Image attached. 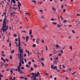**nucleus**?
<instances>
[{"label": "nucleus", "instance_id": "f257e3e1", "mask_svg": "<svg viewBox=\"0 0 80 80\" xmlns=\"http://www.w3.org/2000/svg\"><path fill=\"white\" fill-rule=\"evenodd\" d=\"M18 44L19 47L18 48V52H20V53L21 54V55L22 57H21V63H22V64H24V62H23V50L21 48V47H20V36L18 37Z\"/></svg>", "mask_w": 80, "mask_h": 80}, {"label": "nucleus", "instance_id": "f03ea898", "mask_svg": "<svg viewBox=\"0 0 80 80\" xmlns=\"http://www.w3.org/2000/svg\"><path fill=\"white\" fill-rule=\"evenodd\" d=\"M8 26L2 25V28H1V30H2L3 33H4L5 31H6V30H8Z\"/></svg>", "mask_w": 80, "mask_h": 80}, {"label": "nucleus", "instance_id": "7ed1b4c3", "mask_svg": "<svg viewBox=\"0 0 80 80\" xmlns=\"http://www.w3.org/2000/svg\"><path fill=\"white\" fill-rule=\"evenodd\" d=\"M4 14L5 18L3 20L2 25L4 26H7V25H6V20H7V18H6V13H5V12L4 13Z\"/></svg>", "mask_w": 80, "mask_h": 80}, {"label": "nucleus", "instance_id": "20e7f679", "mask_svg": "<svg viewBox=\"0 0 80 80\" xmlns=\"http://www.w3.org/2000/svg\"><path fill=\"white\" fill-rule=\"evenodd\" d=\"M22 54L20 53V62L19 64V66H18V67H22V64H21V62H22Z\"/></svg>", "mask_w": 80, "mask_h": 80}, {"label": "nucleus", "instance_id": "39448f33", "mask_svg": "<svg viewBox=\"0 0 80 80\" xmlns=\"http://www.w3.org/2000/svg\"><path fill=\"white\" fill-rule=\"evenodd\" d=\"M32 30H30V31L29 32V34L30 35H32Z\"/></svg>", "mask_w": 80, "mask_h": 80}, {"label": "nucleus", "instance_id": "423d86ee", "mask_svg": "<svg viewBox=\"0 0 80 80\" xmlns=\"http://www.w3.org/2000/svg\"><path fill=\"white\" fill-rule=\"evenodd\" d=\"M29 38V37H28V36H27V37H26V41H27V42L28 41V39Z\"/></svg>", "mask_w": 80, "mask_h": 80}, {"label": "nucleus", "instance_id": "0eeeda50", "mask_svg": "<svg viewBox=\"0 0 80 80\" xmlns=\"http://www.w3.org/2000/svg\"><path fill=\"white\" fill-rule=\"evenodd\" d=\"M53 69H56V70H57V66H55V67H53Z\"/></svg>", "mask_w": 80, "mask_h": 80}, {"label": "nucleus", "instance_id": "6e6552de", "mask_svg": "<svg viewBox=\"0 0 80 80\" xmlns=\"http://www.w3.org/2000/svg\"><path fill=\"white\" fill-rule=\"evenodd\" d=\"M33 79H32V80H36V77H37L36 76H33Z\"/></svg>", "mask_w": 80, "mask_h": 80}, {"label": "nucleus", "instance_id": "1a4fd4ad", "mask_svg": "<svg viewBox=\"0 0 80 80\" xmlns=\"http://www.w3.org/2000/svg\"><path fill=\"white\" fill-rule=\"evenodd\" d=\"M18 5H20V6H22V5L21 4V3L19 1H18Z\"/></svg>", "mask_w": 80, "mask_h": 80}, {"label": "nucleus", "instance_id": "9d476101", "mask_svg": "<svg viewBox=\"0 0 80 80\" xmlns=\"http://www.w3.org/2000/svg\"><path fill=\"white\" fill-rule=\"evenodd\" d=\"M53 63H55V65H57V62L56 61H55L53 62Z\"/></svg>", "mask_w": 80, "mask_h": 80}, {"label": "nucleus", "instance_id": "9b49d317", "mask_svg": "<svg viewBox=\"0 0 80 80\" xmlns=\"http://www.w3.org/2000/svg\"><path fill=\"white\" fill-rule=\"evenodd\" d=\"M34 76H35V77H38V74L36 73H35V74Z\"/></svg>", "mask_w": 80, "mask_h": 80}, {"label": "nucleus", "instance_id": "f8f14e48", "mask_svg": "<svg viewBox=\"0 0 80 80\" xmlns=\"http://www.w3.org/2000/svg\"><path fill=\"white\" fill-rule=\"evenodd\" d=\"M12 2L13 3H15V2H16L15 0H12Z\"/></svg>", "mask_w": 80, "mask_h": 80}, {"label": "nucleus", "instance_id": "ddd939ff", "mask_svg": "<svg viewBox=\"0 0 80 80\" xmlns=\"http://www.w3.org/2000/svg\"><path fill=\"white\" fill-rule=\"evenodd\" d=\"M18 7L19 10H20V6L19 5H18Z\"/></svg>", "mask_w": 80, "mask_h": 80}, {"label": "nucleus", "instance_id": "4468645a", "mask_svg": "<svg viewBox=\"0 0 80 80\" xmlns=\"http://www.w3.org/2000/svg\"><path fill=\"white\" fill-rule=\"evenodd\" d=\"M57 26L58 27V28H60V27H61V26H60L59 24H58L57 25Z\"/></svg>", "mask_w": 80, "mask_h": 80}, {"label": "nucleus", "instance_id": "2eb2a0df", "mask_svg": "<svg viewBox=\"0 0 80 80\" xmlns=\"http://www.w3.org/2000/svg\"><path fill=\"white\" fill-rule=\"evenodd\" d=\"M58 47H59L58 44H57L56 46H55V47H57V48H58Z\"/></svg>", "mask_w": 80, "mask_h": 80}, {"label": "nucleus", "instance_id": "dca6fc26", "mask_svg": "<svg viewBox=\"0 0 80 80\" xmlns=\"http://www.w3.org/2000/svg\"><path fill=\"white\" fill-rule=\"evenodd\" d=\"M18 70H20V68L19 66H18L17 67Z\"/></svg>", "mask_w": 80, "mask_h": 80}, {"label": "nucleus", "instance_id": "f3484780", "mask_svg": "<svg viewBox=\"0 0 80 80\" xmlns=\"http://www.w3.org/2000/svg\"><path fill=\"white\" fill-rule=\"evenodd\" d=\"M41 63L43 67H44V63H43V62H41Z\"/></svg>", "mask_w": 80, "mask_h": 80}, {"label": "nucleus", "instance_id": "a211bd4d", "mask_svg": "<svg viewBox=\"0 0 80 80\" xmlns=\"http://www.w3.org/2000/svg\"><path fill=\"white\" fill-rule=\"evenodd\" d=\"M27 77H31V75H27Z\"/></svg>", "mask_w": 80, "mask_h": 80}, {"label": "nucleus", "instance_id": "6ab92c4d", "mask_svg": "<svg viewBox=\"0 0 80 80\" xmlns=\"http://www.w3.org/2000/svg\"><path fill=\"white\" fill-rule=\"evenodd\" d=\"M30 70L31 71H33V68H31Z\"/></svg>", "mask_w": 80, "mask_h": 80}, {"label": "nucleus", "instance_id": "aec40b11", "mask_svg": "<svg viewBox=\"0 0 80 80\" xmlns=\"http://www.w3.org/2000/svg\"><path fill=\"white\" fill-rule=\"evenodd\" d=\"M34 67H35V68H37V65L34 64Z\"/></svg>", "mask_w": 80, "mask_h": 80}, {"label": "nucleus", "instance_id": "412c9836", "mask_svg": "<svg viewBox=\"0 0 80 80\" xmlns=\"http://www.w3.org/2000/svg\"><path fill=\"white\" fill-rule=\"evenodd\" d=\"M35 47H36V45H35V44H33V47L35 48Z\"/></svg>", "mask_w": 80, "mask_h": 80}, {"label": "nucleus", "instance_id": "4be33fe9", "mask_svg": "<svg viewBox=\"0 0 80 80\" xmlns=\"http://www.w3.org/2000/svg\"><path fill=\"white\" fill-rule=\"evenodd\" d=\"M7 42H10V39H9V38H8V39L7 41Z\"/></svg>", "mask_w": 80, "mask_h": 80}, {"label": "nucleus", "instance_id": "5701e85b", "mask_svg": "<svg viewBox=\"0 0 80 80\" xmlns=\"http://www.w3.org/2000/svg\"><path fill=\"white\" fill-rule=\"evenodd\" d=\"M72 33H75V31H74V30H72Z\"/></svg>", "mask_w": 80, "mask_h": 80}, {"label": "nucleus", "instance_id": "b1692460", "mask_svg": "<svg viewBox=\"0 0 80 80\" xmlns=\"http://www.w3.org/2000/svg\"><path fill=\"white\" fill-rule=\"evenodd\" d=\"M11 45H12V44H11V42H10L9 44V47H11Z\"/></svg>", "mask_w": 80, "mask_h": 80}, {"label": "nucleus", "instance_id": "393cba45", "mask_svg": "<svg viewBox=\"0 0 80 80\" xmlns=\"http://www.w3.org/2000/svg\"><path fill=\"white\" fill-rule=\"evenodd\" d=\"M75 73H76V72H73L72 74V75H75Z\"/></svg>", "mask_w": 80, "mask_h": 80}, {"label": "nucleus", "instance_id": "a878e982", "mask_svg": "<svg viewBox=\"0 0 80 80\" xmlns=\"http://www.w3.org/2000/svg\"><path fill=\"white\" fill-rule=\"evenodd\" d=\"M2 56V57H5V55L4 54H2L1 55Z\"/></svg>", "mask_w": 80, "mask_h": 80}, {"label": "nucleus", "instance_id": "bb28decb", "mask_svg": "<svg viewBox=\"0 0 80 80\" xmlns=\"http://www.w3.org/2000/svg\"><path fill=\"white\" fill-rule=\"evenodd\" d=\"M41 60H42V61H44V58H41Z\"/></svg>", "mask_w": 80, "mask_h": 80}, {"label": "nucleus", "instance_id": "cd10ccee", "mask_svg": "<svg viewBox=\"0 0 80 80\" xmlns=\"http://www.w3.org/2000/svg\"><path fill=\"white\" fill-rule=\"evenodd\" d=\"M26 52L27 53H30V52H29V51H28V50H26Z\"/></svg>", "mask_w": 80, "mask_h": 80}, {"label": "nucleus", "instance_id": "c85d7f7f", "mask_svg": "<svg viewBox=\"0 0 80 80\" xmlns=\"http://www.w3.org/2000/svg\"><path fill=\"white\" fill-rule=\"evenodd\" d=\"M52 9L53 10H54V11H55V10H56V9L55 8H52Z\"/></svg>", "mask_w": 80, "mask_h": 80}, {"label": "nucleus", "instance_id": "c756f323", "mask_svg": "<svg viewBox=\"0 0 80 80\" xmlns=\"http://www.w3.org/2000/svg\"><path fill=\"white\" fill-rule=\"evenodd\" d=\"M5 60H6V61H7V62H9V61H8V59H5Z\"/></svg>", "mask_w": 80, "mask_h": 80}, {"label": "nucleus", "instance_id": "7c9ffc66", "mask_svg": "<svg viewBox=\"0 0 80 80\" xmlns=\"http://www.w3.org/2000/svg\"><path fill=\"white\" fill-rule=\"evenodd\" d=\"M51 68H53V65H51Z\"/></svg>", "mask_w": 80, "mask_h": 80}, {"label": "nucleus", "instance_id": "2f4dec72", "mask_svg": "<svg viewBox=\"0 0 80 80\" xmlns=\"http://www.w3.org/2000/svg\"><path fill=\"white\" fill-rule=\"evenodd\" d=\"M23 79H25L26 80H27V78L26 77H24V78H23Z\"/></svg>", "mask_w": 80, "mask_h": 80}, {"label": "nucleus", "instance_id": "473e14b6", "mask_svg": "<svg viewBox=\"0 0 80 80\" xmlns=\"http://www.w3.org/2000/svg\"><path fill=\"white\" fill-rule=\"evenodd\" d=\"M52 23L54 24V25H56V24H57V23L54 22H52Z\"/></svg>", "mask_w": 80, "mask_h": 80}, {"label": "nucleus", "instance_id": "72a5a7b5", "mask_svg": "<svg viewBox=\"0 0 80 80\" xmlns=\"http://www.w3.org/2000/svg\"><path fill=\"white\" fill-rule=\"evenodd\" d=\"M36 42H37V43H38V39H36Z\"/></svg>", "mask_w": 80, "mask_h": 80}, {"label": "nucleus", "instance_id": "f704fd0d", "mask_svg": "<svg viewBox=\"0 0 80 80\" xmlns=\"http://www.w3.org/2000/svg\"><path fill=\"white\" fill-rule=\"evenodd\" d=\"M58 57H57L55 58V59H56V60H58Z\"/></svg>", "mask_w": 80, "mask_h": 80}, {"label": "nucleus", "instance_id": "c9c22d12", "mask_svg": "<svg viewBox=\"0 0 80 80\" xmlns=\"http://www.w3.org/2000/svg\"><path fill=\"white\" fill-rule=\"evenodd\" d=\"M46 49L47 51V50H48V48H47V46H46Z\"/></svg>", "mask_w": 80, "mask_h": 80}, {"label": "nucleus", "instance_id": "e433bc0d", "mask_svg": "<svg viewBox=\"0 0 80 80\" xmlns=\"http://www.w3.org/2000/svg\"><path fill=\"white\" fill-rule=\"evenodd\" d=\"M11 53H14V50H12L11 51Z\"/></svg>", "mask_w": 80, "mask_h": 80}, {"label": "nucleus", "instance_id": "4c0bfd02", "mask_svg": "<svg viewBox=\"0 0 80 80\" xmlns=\"http://www.w3.org/2000/svg\"><path fill=\"white\" fill-rule=\"evenodd\" d=\"M61 55H62V54L61 53L58 54V56H61Z\"/></svg>", "mask_w": 80, "mask_h": 80}, {"label": "nucleus", "instance_id": "58836bf2", "mask_svg": "<svg viewBox=\"0 0 80 80\" xmlns=\"http://www.w3.org/2000/svg\"><path fill=\"white\" fill-rule=\"evenodd\" d=\"M13 13L11 12V16H12L13 15Z\"/></svg>", "mask_w": 80, "mask_h": 80}, {"label": "nucleus", "instance_id": "ea45409f", "mask_svg": "<svg viewBox=\"0 0 80 80\" xmlns=\"http://www.w3.org/2000/svg\"><path fill=\"white\" fill-rule=\"evenodd\" d=\"M25 15H26L27 14H28V15H30V13H28V12H26V13H25Z\"/></svg>", "mask_w": 80, "mask_h": 80}, {"label": "nucleus", "instance_id": "a19ab883", "mask_svg": "<svg viewBox=\"0 0 80 80\" xmlns=\"http://www.w3.org/2000/svg\"><path fill=\"white\" fill-rule=\"evenodd\" d=\"M10 59H11V60L12 59V56H10Z\"/></svg>", "mask_w": 80, "mask_h": 80}, {"label": "nucleus", "instance_id": "79ce46f5", "mask_svg": "<svg viewBox=\"0 0 80 80\" xmlns=\"http://www.w3.org/2000/svg\"><path fill=\"white\" fill-rule=\"evenodd\" d=\"M24 61L25 63H27V59H24Z\"/></svg>", "mask_w": 80, "mask_h": 80}, {"label": "nucleus", "instance_id": "37998d69", "mask_svg": "<svg viewBox=\"0 0 80 80\" xmlns=\"http://www.w3.org/2000/svg\"><path fill=\"white\" fill-rule=\"evenodd\" d=\"M45 75H48L49 74L48 73H45Z\"/></svg>", "mask_w": 80, "mask_h": 80}, {"label": "nucleus", "instance_id": "c03bdc74", "mask_svg": "<svg viewBox=\"0 0 80 80\" xmlns=\"http://www.w3.org/2000/svg\"><path fill=\"white\" fill-rule=\"evenodd\" d=\"M37 74L38 75H40V73H39V72H37Z\"/></svg>", "mask_w": 80, "mask_h": 80}, {"label": "nucleus", "instance_id": "a18cd8bd", "mask_svg": "<svg viewBox=\"0 0 80 80\" xmlns=\"http://www.w3.org/2000/svg\"><path fill=\"white\" fill-rule=\"evenodd\" d=\"M28 64L29 65H30V64H31V62H28Z\"/></svg>", "mask_w": 80, "mask_h": 80}, {"label": "nucleus", "instance_id": "49530a36", "mask_svg": "<svg viewBox=\"0 0 80 80\" xmlns=\"http://www.w3.org/2000/svg\"><path fill=\"white\" fill-rule=\"evenodd\" d=\"M32 2H34V3H37V2L35 1L32 0Z\"/></svg>", "mask_w": 80, "mask_h": 80}, {"label": "nucleus", "instance_id": "de8ad7c7", "mask_svg": "<svg viewBox=\"0 0 80 80\" xmlns=\"http://www.w3.org/2000/svg\"><path fill=\"white\" fill-rule=\"evenodd\" d=\"M10 72H11V74H12V73H13V71H12V70H11V71H10Z\"/></svg>", "mask_w": 80, "mask_h": 80}, {"label": "nucleus", "instance_id": "09e8293b", "mask_svg": "<svg viewBox=\"0 0 80 80\" xmlns=\"http://www.w3.org/2000/svg\"><path fill=\"white\" fill-rule=\"evenodd\" d=\"M15 41L17 42V41H18V39L17 38L15 39Z\"/></svg>", "mask_w": 80, "mask_h": 80}, {"label": "nucleus", "instance_id": "8fccbe9b", "mask_svg": "<svg viewBox=\"0 0 80 80\" xmlns=\"http://www.w3.org/2000/svg\"><path fill=\"white\" fill-rule=\"evenodd\" d=\"M22 32H25V33H27V32L25 31V30L22 31Z\"/></svg>", "mask_w": 80, "mask_h": 80}, {"label": "nucleus", "instance_id": "3c124183", "mask_svg": "<svg viewBox=\"0 0 80 80\" xmlns=\"http://www.w3.org/2000/svg\"><path fill=\"white\" fill-rule=\"evenodd\" d=\"M63 8V4H62V5L61 6V8Z\"/></svg>", "mask_w": 80, "mask_h": 80}, {"label": "nucleus", "instance_id": "603ef678", "mask_svg": "<svg viewBox=\"0 0 80 80\" xmlns=\"http://www.w3.org/2000/svg\"><path fill=\"white\" fill-rule=\"evenodd\" d=\"M63 12H66V10H65V9H64L63 10Z\"/></svg>", "mask_w": 80, "mask_h": 80}, {"label": "nucleus", "instance_id": "864d4df0", "mask_svg": "<svg viewBox=\"0 0 80 80\" xmlns=\"http://www.w3.org/2000/svg\"><path fill=\"white\" fill-rule=\"evenodd\" d=\"M22 38H23V39H24V40L25 39V37H22Z\"/></svg>", "mask_w": 80, "mask_h": 80}, {"label": "nucleus", "instance_id": "5fc2aeb1", "mask_svg": "<svg viewBox=\"0 0 80 80\" xmlns=\"http://www.w3.org/2000/svg\"><path fill=\"white\" fill-rule=\"evenodd\" d=\"M12 77H10L9 80H12Z\"/></svg>", "mask_w": 80, "mask_h": 80}, {"label": "nucleus", "instance_id": "6e6d98bb", "mask_svg": "<svg viewBox=\"0 0 80 80\" xmlns=\"http://www.w3.org/2000/svg\"><path fill=\"white\" fill-rule=\"evenodd\" d=\"M0 77H3V75H1V73H0Z\"/></svg>", "mask_w": 80, "mask_h": 80}, {"label": "nucleus", "instance_id": "4d7b16f0", "mask_svg": "<svg viewBox=\"0 0 80 80\" xmlns=\"http://www.w3.org/2000/svg\"><path fill=\"white\" fill-rule=\"evenodd\" d=\"M51 20H52V21H54V20H55L53 18H52L51 19Z\"/></svg>", "mask_w": 80, "mask_h": 80}, {"label": "nucleus", "instance_id": "13d9d810", "mask_svg": "<svg viewBox=\"0 0 80 80\" xmlns=\"http://www.w3.org/2000/svg\"><path fill=\"white\" fill-rule=\"evenodd\" d=\"M14 37H17V34H14Z\"/></svg>", "mask_w": 80, "mask_h": 80}, {"label": "nucleus", "instance_id": "bf43d9fd", "mask_svg": "<svg viewBox=\"0 0 80 80\" xmlns=\"http://www.w3.org/2000/svg\"><path fill=\"white\" fill-rule=\"evenodd\" d=\"M20 78H21V79H22V78H23L24 77H20Z\"/></svg>", "mask_w": 80, "mask_h": 80}, {"label": "nucleus", "instance_id": "052dcab7", "mask_svg": "<svg viewBox=\"0 0 80 80\" xmlns=\"http://www.w3.org/2000/svg\"><path fill=\"white\" fill-rule=\"evenodd\" d=\"M21 68L22 70H23V69H24V67H22Z\"/></svg>", "mask_w": 80, "mask_h": 80}, {"label": "nucleus", "instance_id": "680f3d73", "mask_svg": "<svg viewBox=\"0 0 80 80\" xmlns=\"http://www.w3.org/2000/svg\"><path fill=\"white\" fill-rule=\"evenodd\" d=\"M4 59H3V58H1V60H3Z\"/></svg>", "mask_w": 80, "mask_h": 80}, {"label": "nucleus", "instance_id": "e2e57ef3", "mask_svg": "<svg viewBox=\"0 0 80 80\" xmlns=\"http://www.w3.org/2000/svg\"><path fill=\"white\" fill-rule=\"evenodd\" d=\"M31 75H35V74H34V73H31Z\"/></svg>", "mask_w": 80, "mask_h": 80}, {"label": "nucleus", "instance_id": "0e129e2a", "mask_svg": "<svg viewBox=\"0 0 80 80\" xmlns=\"http://www.w3.org/2000/svg\"><path fill=\"white\" fill-rule=\"evenodd\" d=\"M61 53H63V50H62V49L61 50Z\"/></svg>", "mask_w": 80, "mask_h": 80}, {"label": "nucleus", "instance_id": "69168bd1", "mask_svg": "<svg viewBox=\"0 0 80 80\" xmlns=\"http://www.w3.org/2000/svg\"><path fill=\"white\" fill-rule=\"evenodd\" d=\"M28 65H27V64H26V67H28Z\"/></svg>", "mask_w": 80, "mask_h": 80}, {"label": "nucleus", "instance_id": "338daca9", "mask_svg": "<svg viewBox=\"0 0 80 80\" xmlns=\"http://www.w3.org/2000/svg\"><path fill=\"white\" fill-rule=\"evenodd\" d=\"M20 73H22V70H21L20 72H19Z\"/></svg>", "mask_w": 80, "mask_h": 80}, {"label": "nucleus", "instance_id": "774afa93", "mask_svg": "<svg viewBox=\"0 0 80 80\" xmlns=\"http://www.w3.org/2000/svg\"><path fill=\"white\" fill-rule=\"evenodd\" d=\"M42 42L43 43H44V40H42Z\"/></svg>", "mask_w": 80, "mask_h": 80}]
</instances>
